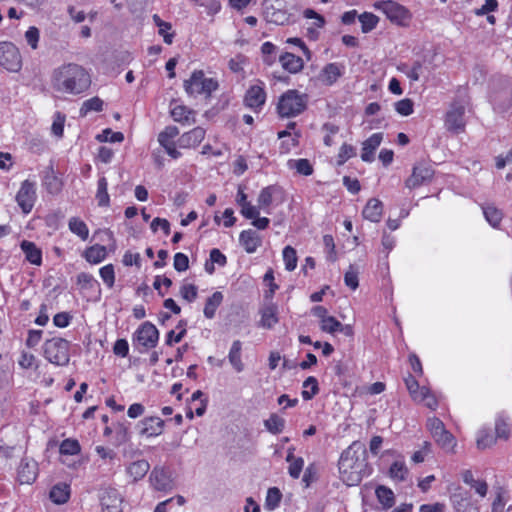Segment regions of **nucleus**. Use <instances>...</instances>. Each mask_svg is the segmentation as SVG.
Returning a JSON list of instances; mask_svg holds the SVG:
<instances>
[{
	"mask_svg": "<svg viewBox=\"0 0 512 512\" xmlns=\"http://www.w3.org/2000/svg\"><path fill=\"white\" fill-rule=\"evenodd\" d=\"M152 486L159 491H168L173 487L171 476L167 470L162 467H155L150 474Z\"/></svg>",
	"mask_w": 512,
	"mask_h": 512,
	"instance_id": "a211bd4d",
	"label": "nucleus"
},
{
	"mask_svg": "<svg viewBox=\"0 0 512 512\" xmlns=\"http://www.w3.org/2000/svg\"><path fill=\"white\" fill-rule=\"evenodd\" d=\"M20 248L25 254V259L36 266H40L42 263V251L36 246L34 242L23 240L20 243Z\"/></svg>",
	"mask_w": 512,
	"mask_h": 512,
	"instance_id": "5701e85b",
	"label": "nucleus"
},
{
	"mask_svg": "<svg viewBox=\"0 0 512 512\" xmlns=\"http://www.w3.org/2000/svg\"><path fill=\"white\" fill-rule=\"evenodd\" d=\"M69 229L72 233L79 236L82 240H86L89 235V230L84 221L77 217H72L69 220Z\"/></svg>",
	"mask_w": 512,
	"mask_h": 512,
	"instance_id": "58836bf2",
	"label": "nucleus"
},
{
	"mask_svg": "<svg viewBox=\"0 0 512 512\" xmlns=\"http://www.w3.org/2000/svg\"><path fill=\"white\" fill-rule=\"evenodd\" d=\"M344 282L352 290H355L358 288V286H359L358 270L355 268L354 265H350L349 269L346 271V273L344 275Z\"/></svg>",
	"mask_w": 512,
	"mask_h": 512,
	"instance_id": "8fccbe9b",
	"label": "nucleus"
},
{
	"mask_svg": "<svg viewBox=\"0 0 512 512\" xmlns=\"http://www.w3.org/2000/svg\"><path fill=\"white\" fill-rule=\"evenodd\" d=\"M150 469V464L146 460H138L131 463L127 468V473L137 481L142 479Z\"/></svg>",
	"mask_w": 512,
	"mask_h": 512,
	"instance_id": "2f4dec72",
	"label": "nucleus"
},
{
	"mask_svg": "<svg viewBox=\"0 0 512 512\" xmlns=\"http://www.w3.org/2000/svg\"><path fill=\"white\" fill-rule=\"evenodd\" d=\"M495 442L496 438L493 435L487 432H481L477 438V447L478 449L484 450L494 445Z\"/></svg>",
	"mask_w": 512,
	"mask_h": 512,
	"instance_id": "680f3d73",
	"label": "nucleus"
},
{
	"mask_svg": "<svg viewBox=\"0 0 512 512\" xmlns=\"http://www.w3.org/2000/svg\"><path fill=\"white\" fill-rule=\"evenodd\" d=\"M65 116L61 113H57L53 121L51 131L57 137L63 136Z\"/></svg>",
	"mask_w": 512,
	"mask_h": 512,
	"instance_id": "69168bd1",
	"label": "nucleus"
},
{
	"mask_svg": "<svg viewBox=\"0 0 512 512\" xmlns=\"http://www.w3.org/2000/svg\"><path fill=\"white\" fill-rule=\"evenodd\" d=\"M107 180L105 177H101L98 180L97 184V192H96V200L98 205L101 207H107L110 204V197L107 191Z\"/></svg>",
	"mask_w": 512,
	"mask_h": 512,
	"instance_id": "e433bc0d",
	"label": "nucleus"
},
{
	"mask_svg": "<svg viewBox=\"0 0 512 512\" xmlns=\"http://www.w3.org/2000/svg\"><path fill=\"white\" fill-rule=\"evenodd\" d=\"M205 137V130L202 127H195L189 132L184 133L179 138L181 148H191L198 146Z\"/></svg>",
	"mask_w": 512,
	"mask_h": 512,
	"instance_id": "412c9836",
	"label": "nucleus"
},
{
	"mask_svg": "<svg viewBox=\"0 0 512 512\" xmlns=\"http://www.w3.org/2000/svg\"><path fill=\"white\" fill-rule=\"evenodd\" d=\"M290 169L296 170L300 175L309 176L313 173L314 169L308 159H291L287 163Z\"/></svg>",
	"mask_w": 512,
	"mask_h": 512,
	"instance_id": "f704fd0d",
	"label": "nucleus"
},
{
	"mask_svg": "<svg viewBox=\"0 0 512 512\" xmlns=\"http://www.w3.org/2000/svg\"><path fill=\"white\" fill-rule=\"evenodd\" d=\"M462 479L465 484L469 485L471 488H474L476 493H478L481 497H485L488 491V485L484 480H476L474 479L473 473L471 470H464L462 472Z\"/></svg>",
	"mask_w": 512,
	"mask_h": 512,
	"instance_id": "c756f323",
	"label": "nucleus"
},
{
	"mask_svg": "<svg viewBox=\"0 0 512 512\" xmlns=\"http://www.w3.org/2000/svg\"><path fill=\"white\" fill-rule=\"evenodd\" d=\"M80 451V445L76 440L66 439L60 445V452L65 455H75Z\"/></svg>",
	"mask_w": 512,
	"mask_h": 512,
	"instance_id": "13d9d810",
	"label": "nucleus"
},
{
	"mask_svg": "<svg viewBox=\"0 0 512 512\" xmlns=\"http://www.w3.org/2000/svg\"><path fill=\"white\" fill-rule=\"evenodd\" d=\"M279 61L282 67L290 73H298L304 67L302 58L289 52L282 54Z\"/></svg>",
	"mask_w": 512,
	"mask_h": 512,
	"instance_id": "a878e982",
	"label": "nucleus"
},
{
	"mask_svg": "<svg viewBox=\"0 0 512 512\" xmlns=\"http://www.w3.org/2000/svg\"><path fill=\"white\" fill-rule=\"evenodd\" d=\"M38 475V464L35 460L24 457L17 468V480L20 484H32Z\"/></svg>",
	"mask_w": 512,
	"mask_h": 512,
	"instance_id": "2eb2a0df",
	"label": "nucleus"
},
{
	"mask_svg": "<svg viewBox=\"0 0 512 512\" xmlns=\"http://www.w3.org/2000/svg\"><path fill=\"white\" fill-rule=\"evenodd\" d=\"M339 473L347 486L358 485L368 474L367 450L360 441H354L339 459Z\"/></svg>",
	"mask_w": 512,
	"mask_h": 512,
	"instance_id": "f257e3e1",
	"label": "nucleus"
},
{
	"mask_svg": "<svg viewBox=\"0 0 512 512\" xmlns=\"http://www.w3.org/2000/svg\"><path fill=\"white\" fill-rule=\"evenodd\" d=\"M266 92L261 85L251 86L245 94L244 103L247 107L257 111L265 104Z\"/></svg>",
	"mask_w": 512,
	"mask_h": 512,
	"instance_id": "f3484780",
	"label": "nucleus"
},
{
	"mask_svg": "<svg viewBox=\"0 0 512 512\" xmlns=\"http://www.w3.org/2000/svg\"><path fill=\"white\" fill-rule=\"evenodd\" d=\"M422 63L420 61H415L411 68H408L407 65H403L400 69L407 75V77L412 81H418L420 78V74L422 71Z\"/></svg>",
	"mask_w": 512,
	"mask_h": 512,
	"instance_id": "6e6d98bb",
	"label": "nucleus"
},
{
	"mask_svg": "<svg viewBox=\"0 0 512 512\" xmlns=\"http://www.w3.org/2000/svg\"><path fill=\"white\" fill-rule=\"evenodd\" d=\"M106 255V247L98 244L87 248L84 252L85 259L92 264L100 263L106 258Z\"/></svg>",
	"mask_w": 512,
	"mask_h": 512,
	"instance_id": "7c9ffc66",
	"label": "nucleus"
},
{
	"mask_svg": "<svg viewBox=\"0 0 512 512\" xmlns=\"http://www.w3.org/2000/svg\"><path fill=\"white\" fill-rule=\"evenodd\" d=\"M281 498H282V494L277 487L269 488L267 491L265 507L268 510H274L276 507H278V505L281 501Z\"/></svg>",
	"mask_w": 512,
	"mask_h": 512,
	"instance_id": "c03bdc74",
	"label": "nucleus"
},
{
	"mask_svg": "<svg viewBox=\"0 0 512 512\" xmlns=\"http://www.w3.org/2000/svg\"><path fill=\"white\" fill-rule=\"evenodd\" d=\"M159 339V332L151 322H144L135 332V340L146 349L154 348Z\"/></svg>",
	"mask_w": 512,
	"mask_h": 512,
	"instance_id": "ddd939ff",
	"label": "nucleus"
},
{
	"mask_svg": "<svg viewBox=\"0 0 512 512\" xmlns=\"http://www.w3.org/2000/svg\"><path fill=\"white\" fill-rule=\"evenodd\" d=\"M44 184L49 193L57 194L61 190V182L54 175L46 176Z\"/></svg>",
	"mask_w": 512,
	"mask_h": 512,
	"instance_id": "774afa93",
	"label": "nucleus"
},
{
	"mask_svg": "<svg viewBox=\"0 0 512 512\" xmlns=\"http://www.w3.org/2000/svg\"><path fill=\"white\" fill-rule=\"evenodd\" d=\"M376 495L380 503H382L386 508H390L393 506L394 494L390 489L384 486H379L376 489Z\"/></svg>",
	"mask_w": 512,
	"mask_h": 512,
	"instance_id": "49530a36",
	"label": "nucleus"
},
{
	"mask_svg": "<svg viewBox=\"0 0 512 512\" xmlns=\"http://www.w3.org/2000/svg\"><path fill=\"white\" fill-rule=\"evenodd\" d=\"M435 171L428 163H418L413 167L411 176L405 181V186L409 189H415L423 184L429 183Z\"/></svg>",
	"mask_w": 512,
	"mask_h": 512,
	"instance_id": "1a4fd4ad",
	"label": "nucleus"
},
{
	"mask_svg": "<svg viewBox=\"0 0 512 512\" xmlns=\"http://www.w3.org/2000/svg\"><path fill=\"white\" fill-rule=\"evenodd\" d=\"M355 155V149L349 144H343L338 154V164L345 163L349 158Z\"/></svg>",
	"mask_w": 512,
	"mask_h": 512,
	"instance_id": "338daca9",
	"label": "nucleus"
},
{
	"mask_svg": "<svg viewBox=\"0 0 512 512\" xmlns=\"http://www.w3.org/2000/svg\"><path fill=\"white\" fill-rule=\"evenodd\" d=\"M286 461L289 462V475L294 479H298L304 467V459L302 457H296L293 458L292 460Z\"/></svg>",
	"mask_w": 512,
	"mask_h": 512,
	"instance_id": "09e8293b",
	"label": "nucleus"
},
{
	"mask_svg": "<svg viewBox=\"0 0 512 512\" xmlns=\"http://www.w3.org/2000/svg\"><path fill=\"white\" fill-rule=\"evenodd\" d=\"M283 260L286 270L293 271L297 266L296 250L291 246H286L283 249Z\"/></svg>",
	"mask_w": 512,
	"mask_h": 512,
	"instance_id": "a18cd8bd",
	"label": "nucleus"
},
{
	"mask_svg": "<svg viewBox=\"0 0 512 512\" xmlns=\"http://www.w3.org/2000/svg\"><path fill=\"white\" fill-rule=\"evenodd\" d=\"M99 273L104 283L109 288H112L115 282L114 266L112 264L105 265L100 269Z\"/></svg>",
	"mask_w": 512,
	"mask_h": 512,
	"instance_id": "603ef678",
	"label": "nucleus"
},
{
	"mask_svg": "<svg viewBox=\"0 0 512 512\" xmlns=\"http://www.w3.org/2000/svg\"><path fill=\"white\" fill-rule=\"evenodd\" d=\"M174 269L178 272L186 271L189 268V259L184 253H176L173 262Z\"/></svg>",
	"mask_w": 512,
	"mask_h": 512,
	"instance_id": "052dcab7",
	"label": "nucleus"
},
{
	"mask_svg": "<svg viewBox=\"0 0 512 512\" xmlns=\"http://www.w3.org/2000/svg\"><path fill=\"white\" fill-rule=\"evenodd\" d=\"M139 426L140 435L153 437L162 433L164 421L159 417H146L140 421Z\"/></svg>",
	"mask_w": 512,
	"mask_h": 512,
	"instance_id": "aec40b11",
	"label": "nucleus"
},
{
	"mask_svg": "<svg viewBox=\"0 0 512 512\" xmlns=\"http://www.w3.org/2000/svg\"><path fill=\"white\" fill-rule=\"evenodd\" d=\"M103 101L99 97H93L83 102L80 108V115L86 116L90 111H102Z\"/></svg>",
	"mask_w": 512,
	"mask_h": 512,
	"instance_id": "37998d69",
	"label": "nucleus"
},
{
	"mask_svg": "<svg viewBox=\"0 0 512 512\" xmlns=\"http://www.w3.org/2000/svg\"><path fill=\"white\" fill-rule=\"evenodd\" d=\"M260 326L266 329H271L279 321L278 319V307L274 303L265 305L261 311Z\"/></svg>",
	"mask_w": 512,
	"mask_h": 512,
	"instance_id": "b1692460",
	"label": "nucleus"
},
{
	"mask_svg": "<svg viewBox=\"0 0 512 512\" xmlns=\"http://www.w3.org/2000/svg\"><path fill=\"white\" fill-rule=\"evenodd\" d=\"M407 474V469L404 463L394 462L390 467V475L392 478L398 479L400 481L405 479Z\"/></svg>",
	"mask_w": 512,
	"mask_h": 512,
	"instance_id": "e2e57ef3",
	"label": "nucleus"
},
{
	"mask_svg": "<svg viewBox=\"0 0 512 512\" xmlns=\"http://www.w3.org/2000/svg\"><path fill=\"white\" fill-rule=\"evenodd\" d=\"M21 55L11 42L0 43V65L8 71L16 72L21 68Z\"/></svg>",
	"mask_w": 512,
	"mask_h": 512,
	"instance_id": "6e6552de",
	"label": "nucleus"
},
{
	"mask_svg": "<svg viewBox=\"0 0 512 512\" xmlns=\"http://www.w3.org/2000/svg\"><path fill=\"white\" fill-rule=\"evenodd\" d=\"M242 342L240 340L233 341L231 348L228 353L229 363L232 365L234 370L238 373L244 370V363L241 359Z\"/></svg>",
	"mask_w": 512,
	"mask_h": 512,
	"instance_id": "c85d7f7f",
	"label": "nucleus"
},
{
	"mask_svg": "<svg viewBox=\"0 0 512 512\" xmlns=\"http://www.w3.org/2000/svg\"><path fill=\"white\" fill-rule=\"evenodd\" d=\"M359 21L361 23V30L363 33L372 31L378 24L379 18L373 13L364 12L359 15Z\"/></svg>",
	"mask_w": 512,
	"mask_h": 512,
	"instance_id": "a19ab883",
	"label": "nucleus"
},
{
	"mask_svg": "<svg viewBox=\"0 0 512 512\" xmlns=\"http://www.w3.org/2000/svg\"><path fill=\"white\" fill-rule=\"evenodd\" d=\"M100 142H122L124 135L121 132H113L111 129H105L101 134L97 135Z\"/></svg>",
	"mask_w": 512,
	"mask_h": 512,
	"instance_id": "3c124183",
	"label": "nucleus"
},
{
	"mask_svg": "<svg viewBox=\"0 0 512 512\" xmlns=\"http://www.w3.org/2000/svg\"><path fill=\"white\" fill-rule=\"evenodd\" d=\"M485 219L492 227H498L503 219V213L491 204L482 206Z\"/></svg>",
	"mask_w": 512,
	"mask_h": 512,
	"instance_id": "473e14b6",
	"label": "nucleus"
},
{
	"mask_svg": "<svg viewBox=\"0 0 512 512\" xmlns=\"http://www.w3.org/2000/svg\"><path fill=\"white\" fill-rule=\"evenodd\" d=\"M179 134V129L176 126H167L158 135V142L164 148L169 144L174 143L173 139Z\"/></svg>",
	"mask_w": 512,
	"mask_h": 512,
	"instance_id": "79ce46f5",
	"label": "nucleus"
},
{
	"mask_svg": "<svg viewBox=\"0 0 512 512\" xmlns=\"http://www.w3.org/2000/svg\"><path fill=\"white\" fill-rule=\"evenodd\" d=\"M264 426L270 433L279 434L284 430L285 419L273 413L264 421Z\"/></svg>",
	"mask_w": 512,
	"mask_h": 512,
	"instance_id": "c9c22d12",
	"label": "nucleus"
},
{
	"mask_svg": "<svg viewBox=\"0 0 512 512\" xmlns=\"http://www.w3.org/2000/svg\"><path fill=\"white\" fill-rule=\"evenodd\" d=\"M303 388L304 390L301 392L303 399L311 400L319 392L317 379L313 376H309L303 382Z\"/></svg>",
	"mask_w": 512,
	"mask_h": 512,
	"instance_id": "ea45409f",
	"label": "nucleus"
},
{
	"mask_svg": "<svg viewBox=\"0 0 512 512\" xmlns=\"http://www.w3.org/2000/svg\"><path fill=\"white\" fill-rule=\"evenodd\" d=\"M427 428L437 445L446 452H454L456 439L448 430H446L444 423L439 418H429L427 421Z\"/></svg>",
	"mask_w": 512,
	"mask_h": 512,
	"instance_id": "39448f33",
	"label": "nucleus"
},
{
	"mask_svg": "<svg viewBox=\"0 0 512 512\" xmlns=\"http://www.w3.org/2000/svg\"><path fill=\"white\" fill-rule=\"evenodd\" d=\"M276 200L283 202L284 191L278 185H270L260 191L257 202L259 208L267 210V208Z\"/></svg>",
	"mask_w": 512,
	"mask_h": 512,
	"instance_id": "dca6fc26",
	"label": "nucleus"
},
{
	"mask_svg": "<svg viewBox=\"0 0 512 512\" xmlns=\"http://www.w3.org/2000/svg\"><path fill=\"white\" fill-rule=\"evenodd\" d=\"M456 512H479L478 506L472 501L469 491L458 487L450 497Z\"/></svg>",
	"mask_w": 512,
	"mask_h": 512,
	"instance_id": "4468645a",
	"label": "nucleus"
},
{
	"mask_svg": "<svg viewBox=\"0 0 512 512\" xmlns=\"http://www.w3.org/2000/svg\"><path fill=\"white\" fill-rule=\"evenodd\" d=\"M180 295L184 300L193 302L198 296L197 287L194 284H184L180 288Z\"/></svg>",
	"mask_w": 512,
	"mask_h": 512,
	"instance_id": "4d7b16f0",
	"label": "nucleus"
},
{
	"mask_svg": "<svg viewBox=\"0 0 512 512\" xmlns=\"http://www.w3.org/2000/svg\"><path fill=\"white\" fill-rule=\"evenodd\" d=\"M36 201V188L35 183L29 180L22 182L19 191L16 194V202L21 208L22 212L28 214L31 212Z\"/></svg>",
	"mask_w": 512,
	"mask_h": 512,
	"instance_id": "9b49d317",
	"label": "nucleus"
},
{
	"mask_svg": "<svg viewBox=\"0 0 512 512\" xmlns=\"http://www.w3.org/2000/svg\"><path fill=\"white\" fill-rule=\"evenodd\" d=\"M99 499L103 512H122L123 497L117 489L111 487L102 489Z\"/></svg>",
	"mask_w": 512,
	"mask_h": 512,
	"instance_id": "f8f14e48",
	"label": "nucleus"
},
{
	"mask_svg": "<svg viewBox=\"0 0 512 512\" xmlns=\"http://www.w3.org/2000/svg\"><path fill=\"white\" fill-rule=\"evenodd\" d=\"M415 400L419 401V402H424L425 405L432 410L436 409V407L438 405L436 398L431 394L430 390L425 386L421 387L419 397Z\"/></svg>",
	"mask_w": 512,
	"mask_h": 512,
	"instance_id": "de8ad7c7",
	"label": "nucleus"
},
{
	"mask_svg": "<svg viewBox=\"0 0 512 512\" xmlns=\"http://www.w3.org/2000/svg\"><path fill=\"white\" fill-rule=\"evenodd\" d=\"M153 21L159 28L158 33L163 37L164 42L166 44H171L174 37V33H168L171 29V24L163 21L157 14L153 15Z\"/></svg>",
	"mask_w": 512,
	"mask_h": 512,
	"instance_id": "4c0bfd02",
	"label": "nucleus"
},
{
	"mask_svg": "<svg viewBox=\"0 0 512 512\" xmlns=\"http://www.w3.org/2000/svg\"><path fill=\"white\" fill-rule=\"evenodd\" d=\"M223 301V294L219 291H216L210 296L204 307V315L208 319H212L215 316L217 308Z\"/></svg>",
	"mask_w": 512,
	"mask_h": 512,
	"instance_id": "72a5a7b5",
	"label": "nucleus"
},
{
	"mask_svg": "<svg viewBox=\"0 0 512 512\" xmlns=\"http://www.w3.org/2000/svg\"><path fill=\"white\" fill-rule=\"evenodd\" d=\"M40 37L39 29L32 26L25 32V39L32 49L38 47V41Z\"/></svg>",
	"mask_w": 512,
	"mask_h": 512,
	"instance_id": "0e129e2a",
	"label": "nucleus"
},
{
	"mask_svg": "<svg viewBox=\"0 0 512 512\" xmlns=\"http://www.w3.org/2000/svg\"><path fill=\"white\" fill-rule=\"evenodd\" d=\"M414 103L411 99L405 98L395 103L396 111L403 116H408L413 113Z\"/></svg>",
	"mask_w": 512,
	"mask_h": 512,
	"instance_id": "bf43d9fd",
	"label": "nucleus"
},
{
	"mask_svg": "<svg viewBox=\"0 0 512 512\" xmlns=\"http://www.w3.org/2000/svg\"><path fill=\"white\" fill-rule=\"evenodd\" d=\"M51 82L56 91L77 95L90 87L91 78L85 68L75 63H69L53 71Z\"/></svg>",
	"mask_w": 512,
	"mask_h": 512,
	"instance_id": "f03ea898",
	"label": "nucleus"
},
{
	"mask_svg": "<svg viewBox=\"0 0 512 512\" xmlns=\"http://www.w3.org/2000/svg\"><path fill=\"white\" fill-rule=\"evenodd\" d=\"M465 107L464 105L455 102L452 103L450 109L447 111L445 125L446 128L453 133H461L465 128Z\"/></svg>",
	"mask_w": 512,
	"mask_h": 512,
	"instance_id": "9d476101",
	"label": "nucleus"
},
{
	"mask_svg": "<svg viewBox=\"0 0 512 512\" xmlns=\"http://www.w3.org/2000/svg\"><path fill=\"white\" fill-rule=\"evenodd\" d=\"M185 90L190 95L205 94L210 96L218 88V82L212 78H206L203 71H195L189 80L184 83Z\"/></svg>",
	"mask_w": 512,
	"mask_h": 512,
	"instance_id": "423d86ee",
	"label": "nucleus"
},
{
	"mask_svg": "<svg viewBox=\"0 0 512 512\" xmlns=\"http://www.w3.org/2000/svg\"><path fill=\"white\" fill-rule=\"evenodd\" d=\"M239 241L247 253H253L261 245V238L254 230L241 232Z\"/></svg>",
	"mask_w": 512,
	"mask_h": 512,
	"instance_id": "bb28decb",
	"label": "nucleus"
},
{
	"mask_svg": "<svg viewBox=\"0 0 512 512\" xmlns=\"http://www.w3.org/2000/svg\"><path fill=\"white\" fill-rule=\"evenodd\" d=\"M49 498L57 505L66 503L70 498V486L66 483L54 485L50 490Z\"/></svg>",
	"mask_w": 512,
	"mask_h": 512,
	"instance_id": "cd10ccee",
	"label": "nucleus"
},
{
	"mask_svg": "<svg viewBox=\"0 0 512 512\" xmlns=\"http://www.w3.org/2000/svg\"><path fill=\"white\" fill-rule=\"evenodd\" d=\"M308 96L290 89L283 93L277 103V112L282 118L296 117L307 108Z\"/></svg>",
	"mask_w": 512,
	"mask_h": 512,
	"instance_id": "7ed1b4c3",
	"label": "nucleus"
},
{
	"mask_svg": "<svg viewBox=\"0 0 512 512\" xmlns=\"http://www.w3.org/2000/svg\"><path fill=\"white\" fill-rule=\"evenodd\" d=\"M341 327V322H339L335 317L328 316L323 321H321L320 328L323 332L326 333H335L338 332Z\"/></svg>",
	"mask_w": 512,
	"mask_h": 512,
	"instance_id": "864d4df0",
	"label": "nucleus"
},
{
	"mask_svg": "<svg viewBox=\"0 0 512 512\" xmlns=\"http://www.w3.org/2000/svg\"><path fill=\"white\" fill-rule=\"evenodd\" d=\"M77 283L82 289H93L99 286L98 281L91 275L85 272L80 273L77 276Z\"/></svg>",
	"mask_w": 512,
	"mask_h": 512,
	"instance_id": "5fc2aeb1",
	"label": "nucleus"
},
{
	"mask_svg": "<svg viewBox=\"0 0 512 512\" xmlns=\"http://www.w3.org/2000/svg\"><path fill=\"white\" fill-rule=\"evenodd\" d=\"M383 139L382 133H374L363 142L361 159L364 162H372L374 160V152L379 147Z\"/></svg>",
	"mask_w": 512,
	"mask_h": 512,
	"instance_id": "4be33fe9",
	"label": "nucleus"
},
{
	"mask_svg": "<svg viewBox=\"0 0 512 512\" xmlns=\"http://www.w3.org/2000/svg\"><path fill=\"white\" fill-rule=\"evenodd\" d=\"M45 358L56 365H67L69 362V343L63 338H52L44 344Z\"/></svg>",
	"mask_w": 512,
	"mask_h": 512,
	"instance_id": "20e7f679",
	"label": "nucleus"
},
{
	"mask_svg": "<svg viewBox=\"0 0 512 512\" xmlns=\"http://www.w3.org/2000/svg\"><path fill=\"white\" fill-rule=\"evenodd\" d=\"M383 213V204L379 199L368 200L363 209V217L371 222H379Z\"/></svg>",
	"mask_w": 512,
	"mask_h": 512,
	"instance_id": "393cba45",
	"label": "nucleus"
},
{
	"mask_svg": "<svg viewBox=\"0 0 512 512\" xmlns=\"http://www.w3.org/2000/svg\"><path fill=\"white\" fill-rule=\"evenodd\" d=\"M344 66L338 63L326 64L319 74V80L327 86L333 85L342 75Z\"/></svg>",
	"mask_w": 512,
	"mask_h": 512,
	"instance_id": "6ab92c4d",
	"label": "nucleus"
},
{
	"mask_svg": "<svg viewBox=\"0 0 512 512\" xmlns=\"http://www.w3.org/2000/svg\"><path fill=\"white\" fill-rule=\"evenodd\" d=\"M374 7L382 11L390 21L396 24L403 25L410 19L408 10L392 0L376 2Z\"/></svg>",
	"mask_w": 512,
	"mask_h": 512,
	"instance_id": "0eeeda50",
	"label": "nucleus"
}]
</instances>
